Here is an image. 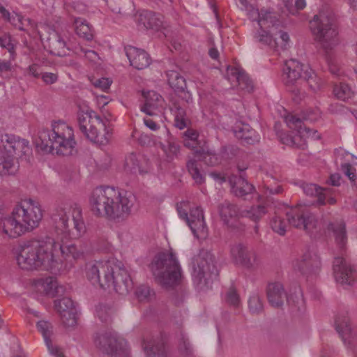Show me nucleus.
<instances>
[{
	"label": "nucleus",
	"instance_id": "1",
	"mask_svg": "<svg viewBox=\"0 0 357 357\" xmlns=\"http://www.w3.org/2000/svg\"><path fill=\"white\" fill-rule=\"evenodd\" d=\"M52 221L55 231L58 236H61V243L55 241V256L59 251L63 260L61 259L62 268H68L73 266L75 261L82 256V252L77 250L73 244H66L64 239L79 238L85 232V225L82 218V211L78 207L64 204L57 207L52 214Z\"/></svg>",
	"mask_w": 357,
	"mask_h": 357
},
{
	"label": "nucleus",
	"instance_id": "2",
	"mask_svg": "<svg viewBox=\"0 0 357 357\" xmlns=\"http://www.w3.org/2000/svg\"><path fill=\"white\" fill-rule=\"evenodd\" d=\"M136 202L132 192H121L108 186L96 188L89 197L91 211L95 216L114 221L126 220Z\"/></svg>",
	"mask_w": 357,
	"mask_h": 357
},
{
	"label": "nucleus",
	"instance_id": "3",
	"mask_svg": "<svg viewBox=\"0 0 357 357\" xmlns=\"http://www.w3.org/2000/svg\"><path fill=\"white\" fill-rule=\"evenodd\" d=\"M55 240L47 237L43 240H32L20 245L16 259L20 268L33 271L39 268L59 271L62 265L55 258Z\"/></svg>",
	"mask_w": 357,
	"mask_h": 357
},
{
	"label": "nucleus",
	"instance_id": "4",
	"mask_svg": "<svg viewBox=\"0 0 357 357\" xmlns=\"http://www.w3.org/2000/svg\"><path fill=\"white\" fill-rule=\"evenodd\" d=\"M86 276L93 285L102 289L113 286L119 294H126L132 288V282L128 271L121 262L114 259L87 264Z\"/></svg>",
	"mask_w": 357,
	"mask_h": 357
},
{
	"label": "nucleus",
	"instance_id": "5",
	"mask_svg": "<svg viewBox=\"0 0 357 357\" xmlns=\"http://www.w3.org/2000/svg\"><path fill=\"white\" fill-rule=\"evenodd\" d=\"M43 218L40 203L26 199L17 204L10 215L1 220L3 233L10 238L19 237L38 227Z\"/></svg>",
	"mask_w": 357,
	"mask_h": 357
},
{
	"label": "nucleus",
	"instance_id": "6",
	"mask_svg": "<svg viewBox=\"0 0 357 357\" xmlns=\"http://www.w3.org/2000/svg\"><path fill=\"white\" fill-rule=\"evenodd\" d=\"M76 144L73 128L61 121L52 123L51 130L40 132L36 141L38 151L63 156L73 155Z\"/></svg>",
	"mask_w": 357,
	"mask_h": 357
},
{
	"label": "nucleus",
	"instance_id": "7",
	"mask_svg": "<svg viewBox=\"0 0 357 357\" xmlns=\"http://www.w3.org/2000/svg\"><path fill=\"white\" fill-rule=\"evenodd\" d=\"M31 153L29 142L14 135L0 132V174L13 175L19 168L18 158Z\"/></svg>",
	"mask_w": 357,
	"mask_h": 357
},
{
	"label": "nucleus",
	"instance_id": "8",
	"mask_svg": "<svg viewBox=\"0 0 357 357\" xmlns=\"http://www.w3.org/2000/svg\"><path fill=\"white\" fill-rule=\"evenodd\" d=\"M151 269L157 282L165 288L178 285L182 278L181 267L172 252H162L153 258Z\"/></svg>",
	"mask_w": 357,
	"mask_h": 357
},
{
	"label": "nucleus",
	"instance_id": "9",
	"mask_svg": "<svg viewBox=\"0 0 357 357\" xmlns=\"http://www.w3.org/2000/svg\"><path fill=\"white\" fill-rule=\"evenodd\" d=\"M192 280L199 290L211 287L212 283L218 275L214 255L207 250L201 249L192 258Z\"/></svg>",
	"mask_w": 357,
	"mask_h": 357
},
{
	"label": "nucleus",
	"instance_id": "10",
	"mask_svg": "<svg viewBox=\"0 0 357 357\" xmlns=\"http://www.w3.org/2000/svg\"><path fill=\"white\" fill-rule=\"evenodd\" d=\"M77 123L80 132L91 142L105 144L109 142L111 135L106 123L94 111L79 112Z\"/></svg>",
	"mask_w": 357,
	"mask_h": 357
},
{
	"label": "nucleus",
	"instance_id": "11",
	"mask_svg": "<svg viewBox=\"0 0 357 357\" xmlns=\"http://www.w3.org/2000/svg\"><path fill=\"white\" fill-rule=\"evenodd\" d=\"M311 32L326 50L333 49L338 43L337 31L332 17L324 12L315 15L310 22Z\"/></svg>",
	"mask_w": 357,
	"mask_h": 357
},
{
	"label": "nucleus",
	"instance_id": "12",
	"mask_svg": "<svg viewBox=\"0 0 357 357\" xmlns=\"http://www.w3.org/2000/svg\"><path fill=\"white\" fill-rule=\"evenodd\" d=\"M285 122L287 126L295 131L296 134L294 136L287 133H281L280 135V141L282 144L294 147L303 148L308 139H318L319 135L317 131L310 129L305 126L300 118L293 114H288L285 116Z\"/></svg>",
	"mask_w": 357,
	"mask_h": 357
},
{
	"label": "nucleus",
	"instance_id": "13",
	"mask_svg": "<svg viewBox=\"0 0 357 357\" xmlns=\"http://www.w3.org/2000/svg\"><path fill=\"white\" fill-rule=\"evenodd\" d=\"M303 65L296 59H290L284 63L282 73V82L287 90L291 93L292 99L298 103L305 97V92L298 87V81L303 77L305 69Z\"/></svg>",
	"mask_w": 357,
	"mask_h": 357
},
{
	"label": "nucleus",
	"instance_id": "14",
	"mask_svg": "<svg viewBox=\"0 0 357 357\" xmlns=\"http://www.w3.org/2000/svg\"><path fill=\"white\" fill-rule=\"evenodd\" d=\"M288 222L294 227L305 230L312 234L320 229V222L317 216L305 206H297L286 213Z\"/></svg>",
	"mask_w": 357,
	"mask_h": 357
},
{
	"label": "nucleus",
	"instance_id": "15",
	"mask_svg": "<svg viewBox=\"0 0 357 357\" xmlns=\"http://www.w3.org/2000/svg\"><path fill=\"white\" fill-rule=\"evenodd\" d=\"M95 343L103 352L111 357H130V351L127 342L113 332L98 336Z\"/></svg>",
	"mask_w": 357,
	"mask_h": 357
},
{
	"label": "nucleus",
	"instance_id": "16",
	"mask_svg": "<svg viewBox=\"0 0 357 357\" xmlns=\"http://www.w3.org/2000/svg\"><path fill=\"white\" fill-rule=\"evenodd\" d=\"M293 269L302 275L317 272L321 268L320 257L315 252L306 251L300 258L291 262Z\"/></svg>",
	"mask_w": 357,
	"mask_h": 357
},
{
	"label": "nucleus",
	"instance_id": "17",
	"mask_svg": "<svg viewBox=\"0 0 357 357\" xmlns=\"http://www.w3.org/2000/svg\"><path fill=\"white\" fill-rule=\"evenodd\" d=\"M333 273L338 283L351 285L356 276L355 269L343 257H335L333 261Z\"/></svg>",
	"mask_w": 357,
	"mask_h": 357
},
{
	"label": "nucleus",
	"instance_id": "18",
	"mask_svg": "<svg viewBox=\"0 0 357 357\" xmlns=\"http://www.w3.org/2000/svg\"><path fill=\"white\" fill-rule=\"evenodd\" d=\"M125 51L130 66L137 70L145 69L151 63L149 54L144 50L133 46H127L125 47Z\"/></svg>",
	"mask_w": 357,
	"mask_h": 357
},
{
	"label": "nucleus",
	"instance_id": "19",
	"mask_svg": "<svg viewBox=\"0 0 357 357\" xmlns=\"http://www.w3.org/2000/svg\"><path fill=\"white\" fill-rule=\"evenodd\" d=\"M250 15L252 17H257V22L260 28L278 29L282 24L279 19V15L270 10L264 8L260 10L253 9L250 11Z\"/></svg>",
	"mask_w": 357,
	"mask_h": 357
},
{
	"label": "nucleus",
	"instance_id": "20",
	"mask_svg": "<svg viewBox=\"0 0 357 357\" xmlns=\"http://www.w3.org/2000/svg\"><path fill=\"white\" fill-rule=\"evenodd\" d=\"M229 183L231 192L237 197L245 199V196L252 194L255 187L250 184L243 176L231 175L229 177Z\"/></svg>",
	"mask_w": 357,
	"mask_h": 357
},
{
	"label": "nucleus",
	"instance_id": "21",
	"mask_svg": "<svg viewBox=\"0 0 357 357\" xmlns=\"http://www.w3.org/2000/svg\"><path fill=\"white\" fill-rule=\"evenodd\" d=\"M335 328L340 335L342 340L345 342L349 340L350 344L357 347V329L354 332L349 325V319L346 315H338L335 321Z\"/></svg>",
	"mask_w": 357,
	"mask_h": 357
},
{
	"label": "nucleus",
	"instance_id": "22",
	"mask_svg": "<svg viewBox=\"0 0 357 357\" xmlns=\"http://www.w3.org/2000/svg\"><path fill=\"white\" fill-rule=\"evenodd\" d=\"M167 82L169 85L178 93H181V97L186 103L192 101L191 95L189 92L185 91L186 88L185 79L176 70H169L167 72Z\"/></svg>",
	"mask_w": 357,
	"mask_h": 357
},
{
	"label": "nucleus",
	"instance_id": "23",
	"mask_svg": "<svg viewBox=\"0 0 357 357\" xmlns=\"http://www.w3.org/2000/svg\"><path fill=\"white\" fill-rule=\"evenodd\" d=\"M37 327L43 336L45 344L52 357H65L61 349L52 342L50 339L53 328L52 324L47 321L41 320L37 323Z\"/></svg>",
	"mask_w": 357,
	"mask_h": 357
},
{
	"label": "nucleus",
	"instance_id": "24",
	"mask_svg": "<svg viewBox=\"0 0 357 357\" xmlns=\"http://www.w3.org/2000/svg\"><path fill=\"white\" fill-rule=\"evenodd\" d=\"M266 294L268 303L273 307H281L287 298V293L280 282L268 284Z\"/></svg>",
	"mask_w": 357,
	"mask_h": 357
},
{
	"label": "nucleus",
	"instance_id": "25",
	"mask_svg": "<svg viewBox=\"0 0 357 357\" xmlns=\"http://www.w3.org/2000/svg\"><path fill=\"white\" fill-rule=\"evenodd\" d=\"M186 222L195 236H198L199 234H204L206 233L204 213L200 207L197 206L191 209Z\"/></svg>",
	"mask_w": 357,
	"mask_h": 357
},
{
	"label": "nucleus",
	"instance_id": "26",
	"mask_svg": "<svg viewBox=\"0 0 357 357\" xmlns=\"http://www.w3.org/2000/svg\"><path fill=\"white\" fill-rule=\"evenodd\" d=\"M142 348L146 357H166L167 351L165 343L160 337L144 339Z\"/></svg>",
	"mask_w": 357,
	"mask_h": 357
},
{
	"label": "nucleus",
	"instance_id": "27",
	"mask_svg": "<svg viewBox=\"0 0 357 357\" xmlns=\"http://www.w3.org/2000/svg\"><path fill=\"white\" fill-rule=\"evenodd\" d=\"M36 287L39 291L52 297L61 295L64 292L63 287L59 285L57 281L51 277L38 280Z\"/></svg>",
	"mask_w": 357,
	"mask_h": 357
},
{
	"label": "nucleus",
	"instance_id": "28",
	"mask_svg": "<svg viewBox=\"0 0 357 357\" xmlns=\"http://www.w3.org/2000/svg\"><path fill=\"white\" fill-rule=\"evenodd\" d=\"M227 75L228 79L230 81L235 80L241 89L248 92L252 91V82L243 70L236 67H228Z\"/></svg>",
	"mask_w": 357,
	"mask_h": 357
},
{
	"label": "nucleus",
	"instance_id": "29",
	"mask_svg": "<svg viewBox=\"0 0 357 357\" xmlns=\"http://www.w3.org/2000/svg\"><path fill=\"white\" fill-rule=\"evenodd\" d=\"M218 212L221 220L229 226L241 215L238 206L227 200L219 204Z\"/></svg>",
	"mask_w": 357,
	"mask_h": 357
},
{
	"label": "nucleus",
	"instance_id": "30",
	"mask_svg": "<svg viewBox=\"0 0 357 357\" xmlns=\"http://www.w3.org/2000/svg\"><path fill=\"white\" fill-rule=\"evenodd\" d=\"M144 104L141 107V111L149 116L155 114V110L162 106L163 98L155 91L143 92Z\"/></svg>",
	"mask_w": 357,
	"mask_h": 357
},
{
	"label": "nucleus",
	"instance_id": "31",
	"mask_svg": "<svg viewBox=\"0 0 357 357\" xmlns=\"http://www.w3.org/2000/svg\"><path fill=\"white\" fill-rule=\"evenodd\" d=\"M300 187L305 195L317 197L318 205H325L326 198L331 193L329 188H323L314 183L301 182Z\"/></svg>",
	"mask_w": 357,
	"mask_h": 357
},
{
	"label": "nucleus",
	"instance_id": "32",
	"mask_svg": "<svg viewBox=\"0 0 357 357\" xmlns=\"http://www.w3.org/2000/svg\"><path fill=\"white\" fill-rule=\"evenodd\" d=\"M138 21L146 29H158L162 26L163 17L151 10H143L139 15Z\"/></svg>",
	"mask_w": 357,
	"mask_h": 357
},
{
	"label": "nucleus",
	"instance_id": "33",
	"mask_svg": "<svg viewBox=\"0 0 357 357\" xmlns=\"http://www.w3.org/2000/svg\"><path fill=\"white\" fill-rule=\"evenodd\" d=\"M170 109L174 116V126L180 130L186 128L189 119L187 116L185 105L179 102H174Z\"/></svg>",
	"mask_w": 357,
	"mask_h": 357
},
{
	"label": "nucleus",
	"instance_id": "34",
	"mask_svg": "<svg viewBox=\"0 0 357 357\" xmlns=\"http://www.w3.org/2000/svg\"><path fill=\"white\" fill-rule=\"evenodd\" d=\"M238 129V128H233V132L235 136L242 141V143L245 144H254L259 141V135L257 134L248 124L243 125L242 126L241 130L246 131L245 134H242L243 131Z\"/></svg>",
	"mask_w": 357,
	"mask_h": 357
},
{
	"label": "nucleus",
	"instance_id": "35",
	"mask_svg": "<svg viewBox=\"0 0 357 357\" xmlns=\"http://www.w3.org/2000/svg\"><path fill=\"white\" fill-rule=\"evenodd\" d=\"M73 24L76 33L86 40L93 38V33L91 26L87 21L82 17H73Z\"/></svg>",
	"mask_w": 357,
	"mask_h": 357
},
{
	"label": "nucleus",
	"instance_id": "36",
	"mask_svg": "<svg viewBox=\"0 0 357 357\" xmlns=\"http://www.w3.org/2000/svg\"><path fill=\"white\" fill-rule=\"evenodd\" d=\"M303 78L308 84L309 89L313 92L319 91L324 84V82L321 77H319L312 69L307 67H306L304 70Z\"/></svg>",
	"mask_w": 357,
	"mask_h": 357
},
{
	"label": "nucleus",
	"instance_id": "37",
	"mask_svg": "<svg viewBox=\"0 0 357 357\" xmlns=\"http://www.w3.org/2000/svg\"><path fill=\"white\" fill-rule=\"evenodd\" d=\"M250 250V248H249L245 244H243V243H236L231 246V257L236 264L242 266L243 261L246 258Z\"/></svg>",
	"mask_w": 357,
	"mask_h": 357
},
{
	"label": "nucleus",
	"instance_id": "38",
	"mask_svg": "<svg viewBox=\"0 0 357 357\" xmlns=\"http://www.w3.org/2000/svg\"><path fill=\"white\" fill-rule=\"evenodd\" d=\"M255 38L261 45L268 46L274 50H278L279 44L278 38H273L264 28H261V29L255 33Z\"/></svg>",
	"mask_w": 357,
	"mask_h": 357
},
{
	"label": "nucleus",
	"instance_id": "39",
	"mask_svg": "<svg viewBox=\"0 0 357 357\" xmlns=\"http://www.w3.org/2000/svg\"><path fill=\"white\" fill-rule=\"evenodd\" d=\"M267 213V208L264 205L252 206L248 210L241 212V216L248 218L255 222L259 221Z\"/></svg>",
	"mask_w": 357,
	"mask_h": 357
},
{
	"label": "nucleus",
	"instance_id": "40",
	"mask_svg": "<svg viewBox=\"0 0 357 357\" xmlns=\"http://www.w3.org/2000/svg\"><path fill=\"white\" fill-rule=\"evenodd\" d=\"M328 229L333 231L337 244L340 248H343L347 242L344 223L340 222L336 224H330Z\"/></svg>",
	"mask_w": 357,
	"mask_h": 357
},
{
	"label": "nucleus",
	"instance_id": "41",
	"mask_svg": "<svg viewBox=\"0 0 357 357\" xmlns=\"http://www.w3.org/2000/svg\"><path fill=\"white\" fill-rule=\"evenodd\" d=\"M249 312L258 315L264 312V303L261 297L257 293L252 294L248 301Z\"/></svg>",
	"mask_w": 357,
	"mask_h": 357
},
{
	"label": "nucleus",
	"instance_id": "42",
	"mask_svg": "<svg viewBox=\"0 0 357 357\" xmlns=\"http://www.w3.org/2000/svg\"><path fill=\"white\" fill-rule=\"evenodd\" d=\"M261 261L257 253L252 249L243 261V266L249 271H256L261 266Z\"/></svg>",
	"mask_w": 357,
	"mask_h": 357
},
{
	"label": "nucleus",
	"instance_id": "43",
	"mask_svg": "<svg viewBox=\"0 0 357 357\" xmlns=\"http://www.w3.org/2000/svg\"><path fill=\"white\" fill-rule=\"evenodd\" d=\"M66 42L59 35L54 38L50 39V52L52 54L61 56L66 54Z\"/></svg>",
	"mask_w": 357,
	"mask_h": 357
},
{
	"label": "nucleus",
	"instance_id": "44",
	"mask_svg": "<svg viewBox=\"0 0 357 357\" xmlns=\"http://www.w3.org/2000/svg\"><path fill=\"white\" fill-rule=\"evenodd\" d=\"M187 168L192 179L197 185H201L205 181V178L198 167L195 160H190L187 162Z\"/></svg>",
	"mask_w": 357,
	"mask_h": 357
},
{
	"label": "nucleus",
	"instance_id": "45",
	"mask_svg": "<svg viewBox=\"0 0 357 357\" xmlns=\"http://www.w3.org/2000/svg\"><path fill=\"white\" fill-rule=\"evenodd\" d=\"M335 96L343 101L348 100L354 96V91L350 86L345 83H340L334 87Z\"/></svg>",
	"mask_w": 357,
	"mask_h": 357
},
{
	"label": "nucleus",
	"instance_id": "46",
	"mask_svg": "<svg viewBox=\"0 0 357 357\" xmlns=\"http://www.w3.org/2000/svg\"><path fill=\"white\" fill-rule=\"evenodd\" d=\"M54 307L60 316L68 311L75 310L76 307L73 301L68 297H64L61 299L54 301Z\"/></svg>",
	"mask_w": 357,
	"mask_h": 357
},
{
	"label": "nucleus",
	"instance_id": "47",
	"mask_svg": "<svg viewBox=\"0 0 357 357\" xmlns=\"http://www.w3.org/2000/svg\"><path fill=\"white\" fill-rule=\"evenodd\" d=\"M161 148L165 154L166 160L169 162L176 158L179 153V146L174 142H168L167 144H161Z\"/></svg>",
	"mask_w": 357,
	"mask_h": 357
},
{
	"label": "nucleus",
	"instance_id": "48",
	"mask_svg": "<svg viewBox=\"0 0 357 357\" xmlns=\"http://www.w3.org/2000/svg\"><path fill=\"white\" fill-rule=\"evenodd\" d=\"M271 227L275 233L283 236L287 230V222L283 218L278 215H275L270 222Z\"/></svg>",
	"mask_w": 357,
	"mask_h": 357
},
{
	"label": "nucleus",
	"instance_id": "49",
	"mask_svg": "<svg viewBox=\"0 0 357 357\" xmlns=\"http://www.w3.org/2000/svg\"><path fill=\"white\" fill-rule=\"evenodd\" d=\"M0 47L6 49L10 52L12 59H14L15 45L10 33H4L0 35Z\"/></svg>",
	"mask_w": 357,
	"mask_h": 357
},
{
	"label": "nucleus",
	"instance_id": "50",
	"mask_svg": "<svg viewBox=\"0 0 357 357\" xmlns=\"http://www.w3.org/2000/svg\"><path fill=\"white\" fill-rule=\"evenodd\" d=\"M135 294L139 301L148 302L151 299L154 293L149 287L141 285L137 288Z\"/></svg>",
	"mask_w": 357,
	"mask_h": 357
},
{
	"label": "nucleus",
	"instance_id": "51",
	"mask_svg": "<svg viewBox=\"0 0 357 357\" xmlns=\"http://www.w3.org/2000/svg\"><path fill=\"white\" fill-rule=\"evenodd\" d=\"M125 168L130 172H140L139 160L136 154L132 153L126 157Z\"/></svg>",
	"mask_w": 357,
	"mask_h": 357
},
{
	"label": "nucleus",
	"instance_id": "52",
	"mask_svg": "<svg viewBox=\"0 0 357 357\" xmlns=\"http://www.w3.org/2000/svg\"><path fill=\"white\" fill-rule=\"evenodd\" d=\"M196 153L200 154L203 161L208 165L214 166L220 162V157L215 153L208 151H203L202 153L197 151Z\"/></svg>",
	"mask_w": 357,
	"mask_h": 357
},
{
	"label": "nucleus",
	"instance_id": "53",
	"mask_svg": "<svg viewBox=\"0 0 357 357\" xmlns=\"http://www.w3.org/2000/svg\"><path fill=\"white\" fill-rule=\"evenodd\" d=\"M77 309H75L60 316L62 323L66 327H73L77 324Z\"/></svg>",
	"mask_w": 357,
	"mask_h": 357
},
{
	"label": "nucleus",
	"instance_id": "54",
	"mask_svg": "<svg viewBox=\"0 0 357 357\" xmlns=\"http://www.w3.org/2000/svg\"><path fill=\"white\" fill-rule=\"evenodd\" d=\"M36 27V24L30 18H24L23 17L16 28L20 31L29 32L30 31H34Z\"/></svg>",
	"mask_w": 357,
	"mask_h": 357
},
{
	"label": "nucleus",
	"instance_id": "55",
	"mask_svg": "<svg viewBox=\"0 0 357 357\" xmlns=\"http://www.w3.org/2000/svg\"><path fill=\"white\" fill-rule=\"evenodd\" d=\"M178 349L180 352L185 356H189L192 354V349L191 344H190L188 339L183 335H181L180 338Z\"/></svg>",
	"mask_w": 357,
	"mask_h": 357
},
{
	"label": "nucleus",
	"instance_id": "56",
	"mask_svg": "<svg viewBox=\"0 0 357 357\" xmlns=\"http://www.w3.org/2000/svg\"><path fill=\"white\" fill-rule=\"evenodd\" d=\"M340 169L345 176H347L351 182L356 179V169L349 162L342 163Z\"/></svg>",
	"mask_w": 357,
	"mask_h": 357
},
{
	"label": "nucleus",
	"instance_id": "57",
	"mask_svg": "<svg viewBox=\"0 0 357 357\" xmlns=\"http://www.w3.org/2000/svg\"><path fill=\"white\" fill-rule=\"evenodd\" d=\"M226 301L228 304L237 307L240 303V298L238 294L235 289H230L226 295Z\"/></svg>",
	"mask_w": 357,
	"mask_h": 357
},
{
	"label": "nucleus",
	"instance_id": "58",
	"mask_svg": "<svg viewBox=\"0 0 357 357\" xmlns=\"http://www.w3.org/2000/svg\"><path fill=\"white\" fill-rule=\"evenodd\" d=\"M109 309L105 305H100L97 307L96 312L99 319L102 322H108L111 319Z\"/></svg>",
	"mask_w": 357,
	"mask_h": 357
},
{
	"label": "nucleus",
	"instance_id": "59",
	"mask_svg": "<svg viewBox=\"0 0 357 357\" xmlns=\"http://www.w3.org/2000/svg\"><path fill=\"white\" fill-rule=\"evenodd\" d=\"M275 35L279 36L278 38V49L280 48L282 50H284L287 48V46L290 40L289 34L287 32H284L282 30H280L278 32L275 33Z\"/></svg>",
	"mask_w": 357,
	"mask_h": 357
},
{
	"label": "nucleus",
	"instance_id": "60",
	"mask_svg": "<svg viewBox=\"0 0 357 357\" xmlns=\"http://www.w3.org/2000/svg\"><path fill=\"white\" fill-rule=\"evenodd\" d=\"M237 149L231 146L222 147L220 151L221 157L229 160L236 155Z\"/></svg>",
	"mask_w": 357,
	"mask_h": 357
},
{
	"label": "nucleus",
	"instance_id": "61",
	"mask_svg": "<svg viewBox=\"0 0 357 357\" xmlns=\"http://www.w3.org/2000/svg\"><path fill=\"white\" fill-rule=\"evenodd\" d=\"M111 84L112 81L109 80V79L102 77L96 80L93 83V85L96 87L102 89V91H106L109 88Z\"/></svg>",
	"mask_w": 357,
	"mask_h": 357
},
{
	"label": "nucleus",
	"instance_id": "62",
	"mask_svg": "<svg viewBox=\"0 0 357 357\" xmlns=\"http://www.w3.org/2000/svg\"><path fill=\"white\" fill-rule=\"evenodd\" d=\"M41 78L46 84H52L57 81L58 75L52 73H44L41 75Z\"/></svg>",
	"mask_w": 357,
	"mask_h": 357
},
{
	"label": "nucleus",
	"instance_id": "63",
	"mask_svg": "<svg viewBox=\"0 0 357 357\" xmlns=\"http://www.w3.org/2000/svg\"><path fill=\"white\" fill-rule=\"evenodd\" d=\"M23 16L19 13L13 12L10 15L9 18L7 20V22L10 23L15 28L17 27L18 23L21 20Z\"/></svg>",
	"mask_w": 357,
	"mask_h": 357
},
{
	"label": "nucleus",
	"instance_id": "64",
	"mask_svg": "<svg viewBox=\"0 0 357 357\" xmlns=\"http://www.w3.org/2000/svg\"><path fill=\"white\" fill-rule=\"evenodd\" d=\"M80 50L84 54V56L91 61H95L96 59L98 58V54L93 50H86L83 47H81Z\"/></svg>",
	"mask_w": 357,
	"mask_h": 357
}]
</instances>
